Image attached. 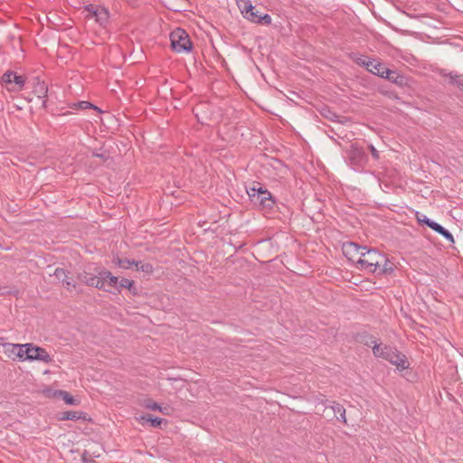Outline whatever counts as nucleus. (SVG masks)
<instances>
[{"mask_svg":"<svg viewBox=\"0 0 463 463\" xmlns=\"http://www.w3.org/2000/svg\"><path fill=\"white\" fill-rule=\"evenodd\" d=\"M59 420H83V421H91V418L89 415L81 411H66L58 416Z\"/></svg>","mask_w":463,"mask_h":463,"instance_id":"nucleus-14","label":"nucleus"},{"mask_svg":"<svg viewBox=\"0 0 463 463\" xmlns=\"http://www.w3.org/2000/svg\"><path fill=\"white\" fill-rule=\"evenodd\" d=\"M253 202L255 203H259L264 208H271L274 204L270 193L266 189H263V191L260 192L259 198H256Z\"/></svg>","mask_w":463,"mask_h":463,"instance_id":"nucleus-16","label":"nucleus"},{"mask_svg":"<svg viewBox=\"0 0 463 463\" xmlns=\"http://www.w3.org/2000/svg\"><path fill=\"white\" fill-rule=\"evenodd\" d=\"M137 420L141 424L148 422L152 427H160L162 423H166L165 420L162 418L152 417L150 414H142L137 418Z\"/></svg>","mask_w":463,"mask_h":463,"instance_id":"nucleus-17","label":"nucleus"},{"mask_svg":"<svg viewBox=\"0 0 463 463\" xmlns=\"http://www.w3.org/2000/svg\"><path fill=\"white\" fill-rule=\"evenodd\" d=\"M113 288L118 292H120L123 288H125L133 295H137V293L135 281L128 278H121L120 279H118V287H114Z\"/></svg>","mask_w":463,"mask_h":463,"instance_id":"nucleus-15","label":"nucleus"},{"mask_svg":"<svg viewBox=\"0 0 463 463\" xmlns=\"http://www.w3.org/2000/svg\"><path fill=\"white\" fill-rule=\"evenodd\" d=\"M417 220L420 222H423L425 223L426 225H428L430 229H432L433 231H435L436 232H438L439 234H440L441 236H443L445 239H447L449 241L454 243L455 242V240H454V237L453 235L449 232L447 231L446 229H444L441 225H439V223L430 220L429 218H427L425 215H417Z\"/></svg>","mask_w":463,"mask_h":463,"instance_id":"nucleus-13","label":"nucleus"},{"mask_svg":"<svg viewBox=\"0 0 463 463\" xmlns=\"http://www.w3.org/2000/svg\"><path fill=\"white\" fill-rule=\"evenodd\" d=\"M4 354L13 360L25 362V344L5 343L2 345Z\"/></svg>","mask_w":463,"mask_h":463,"instance_id":"nucleus-10","label":"nucleus"},{"mask_svg":"<svg viewBox=\"0 0 463 463\" xmlns=\"http://www.w3.org/2000/svg\"><path fill=\"white\" fill-rule=\"evenodd\" d=\"M64 282L66 283V287L68 289H70L71 288H75L74 284H72L70 280H65Z\"/></svg>","mask_w":463,"mask_h":463,"instance_id":"nucleus-27","label":"nucleus"},{"mask_svg":"<svg viewBox=\"0 0 463 463\" xmlns=\"http://www.w3.org/2000/svg\"><path fill=\"white\" fill-rule=\"evenodd\" d=\"M112 262L119 269H135L136 271L142 272L145 275H151L154 272V267L152 263L147 261L129 260L118 254L113 256Z\"/></svg>","mask_w":463,"mask_h":463,"instance_id":"nucleus-5","label":"nucleus"},{"mask_svg":"<svg viewBox=\"0 0 463 463\" xmlns=\"http://www.w3.org/2000/svg\"><path fill=\"white\" fill-rule=\"evenodd\" d=\"M157 411H159V412H161V413H163L165 415H170L171 414V409H170V407H167V406L166 407H163V406L160 405V409H158Z\"/></svg>","mask_w":463,"mask_h":463,"instance_id":"nucleus-25","label":"nucleus"},{"mask_svg":"<svg viewBox=\"0 0 463 463\" xmlns=\"http://www.w3.org/2000/svg\"><path fill=\"white\" fill-rule=\"evenodd\" d=\"M141 405L143 408L150 411H158L160 409V404L149 398L143 400Z\"/></svg>","mask_w":463,"mask_h":463,"instance_id":"nucleus-22","label":"nucleus"},{"mask_svg":"<svg viewBox=\"0 0 463 463\" xmlns=\"http://www.w3.org/2000/svg\"><path fill=\"white\" fill-rule=\"evenodd\" d=\"M263 191V188L260 186V184H253L252 186L249 187L247 189V194L250 196V198L254 201L256 198H259V195L260 194V192Z\"/></svg>","mask_w":463,"mask_h":463,"instance_id":"nucleus-20","label":"nucleus"},{"mask_svg":"<svg viewBox=\"0 0 463 463\" xmlns=\"http://www.w3.org/2000/svg\"><path fill=\"white\" fill-rule=\"evenodd\" d=\"M171 46L176 52H188L192 50L193 43L188 33L181 29L176 28L170 33Z\"/></svg>","mask_w":463,"mask_h":463,"instance_id":"nucleus-6","label":"nucleus"},{"mask_svg":"<svg viewBox=\"0 0 463 463\" xmlns=\"http://www.w3.org/2000/svg\"><path fill=\"white\" fill-rule=\"evenodd\" d=\"M34 92L38 98H44L47 94V87L44 82H37L34 88Z\"/></svg>","mask_w":463,"mask_h":463,"instance_id":"nucleus-24","label":"nucleus"},{"mask_svg":"<svg viewBox=\"0 0 463 463\" xmlns=\"http://www.w3.org/2000/svg\"><path fill=\"white\" fill-rule=\"evenodd\" d=\"M62 390L53 389L50 386L44 387L42 391L43 395L48 399H61Z\"/></svg>","mask_w":463,"mask_h":463,"instance_id":"nucleus-18","label":"nucleus"},{"mask_svg":"<svg viewBox=\"0 0 463 463\" xmlns=\"http://www.w3.org/2000/svg\"><path fill=\"white\" fill-rule=\"evenodd\" d=\"M26 78L24 75L17 74L14 71H6L2 77L3 85L8 91H21L25 84Z\"/></svg>","mask_w":463,"mask_h":463,"instance_id":"nucleus-8","label":"nucleus"},{"mask_svg":"<svg viewBox=\"0 0 463 463\" xmlns=\"http://www.w3.org/2000/svg\"><path fill=\"white\" fill-rule=\"evenodd\" d=\"M64 273H65V272H64V270H63V269H57L55 270V275H56V276H58V277H60L61 275H64Z\"/></svg>","mask_w":463,"mask_h":463,"instance_id":"nucleus-28","label":"nucleus"},{"mask_svg":"<svg viewBox=\"0 0 463 463\" xmlns=\"http://www.w3.org/2000/svg\"><path fill=\"white\" fill-rule=\"evenodd\" d=\"M385 79L390 80L391 81L402 85L405 83V79L403 76L398 74L397 72L390 70V75H387Z\"/></svg>","mask_w":463,"mask_h":463,"instance_id":"nucleus-23","label":"nucleus"},{"mask_svg":"<svg viewBox=\"0 0 463 463\" xmlns=\"http://www.w3.org/2000/svg\"><path fill=\"white\" fill-rule=\"evenodd\" d=\"M357 269L371 273L391 274L395 265L383 253L365 247Z\"/></svg>","mask_w":463,"mask_h":463,"instance_id":"nucleus-1","label":"nucleus"},{"mask_svg":"<svg viewBox=\"0 0 463 463\" xmlns=\"http://www.w3.org/2000/svg\"><path fill=\"white\" fill-rule=\"evenodd\" d=\"M370 150L372 152V155L373 157L377 158L378 157V152L377 150L375 149V147L373 146H370Z\"/></svg>","mask_w":463,"mask_h":463,"instance_id":"nucleus-26","label":"nucleus"},{"mask_svg":"<svg viewBox=\"0 0 463 463\" xmlns=\"http://www.w3.org/2000/svg\"><path fill=\"white\" fill-rule=\"evenodd\" d=\"M364 248L365 247H361L354 242H346L343 244V253L357 267Z\"/></svg>","mask_w":463,"mask_h":463,"instance_id":"nucleus-11","label":"nucleus"},{"mask_svg":"<svg viewBox=\"0 0 463 463\" xmlns=\"http://www.w3.org/2000/svg\"><path fill=\"white\" fill-rule=\"evenodd\" d=\"M358 63L362 64L363 66L366 67V69L382 78H386L387 75H390V70L387 69L383 63L376 60H371V59H359Z\"/></svg>","mask_w":463,"mask_h":463,"instance_id":"nucleus-12","label":"nucleus"},{"mask_svg":"<svg viewBox=\"0 0 463 463\" xmlns=\"http://www.w3.org/2000/svg\"><path fill=\"white\" fill-rule=\"evenodd\" d=\"M83 13H85V17L89 19H95L97 23L100 25H105L109 18V14L108 9L102 6L90 5L84 7Z\"/></svg>","mask_w":463,"mask_h":463,"instance_id":"nucleus-9","label":"nucleus"},{"mask_svg":"<svg viewBox=\"0 0 463 463\" xmlns=\"http://www.w3.org/2000/svg\"><path fill=\"white\" fill-rule=\"evenodd\" d=\"M366 345L373 348L374 356L389 361L398 371L402 372L410 367V362L405 354L397 349L382 344H376L374 340L366 343Z\"/></svg>","mask_w":463,"mask_h":463,"instance_id":"nucleus-2","label":"nucleus"},{"mask_svg":"<svg viewBox=\"0 0 463 463\" xmlns=\"http://www.w3.org/2000/svg\"><path fill=\"white\" fill-rule=\"evenodd\" d=\"M25 362H40L45 364H51L52 362V357L49 354V352L38 346L33 343L25 344Z\"/></svg>","mask_w":463,"mask_h":463,"instance_id":"nucleus-7","label":"nucleus"},{"mask_svg":"<svg viewBox=\"0 0 463 463\" xmlns=\"http://www.w3.org/2000/svg\"><path fill=\"white\" fill-rule=\"evenodd\" d=\"M82 279L87 285L108 292L118 287V278L107 269L99 271L97 275L86 274Z\"/></svg>","mask_w":463,"mask_h":463,"instance_id":"nucleus-4","label":"nucleus"},{"mask_svg":"<svg viewBox=\"0 0 463 463\" xmlns=\"http://www.w3.org/2000/svg\"><path fill=\"white\" fill-rule=\"evenodd\" d=\"M241 16L253 24L269 25L272 23L270 15L261 13L251 0H235Z\"/></svg>","mask_w":463,"mask_h":463,"instance_id":"nucleus-3","label":"nucleus"},{"mask_svg":"<svg viewBox=\"0 0 463 463\" xmlns=\"http://www.w3.org/2000/svg\"><path fill=\"white\" fill-rule=\"evenodd\" d=\"M345 410H343V415H342V417H343V419H344V422H346V420H345Z\"/></svg>","mask_w":463,"mask_h":463,"instance_id":"nucleus-29","label":"nucleus"},{"mask_svg":"<svg viewBox=\"0 0 463 463\" xmlns=\"http://www.w3.org/2000/svg\"><path fill=\"white\" fill-rule=\"evenodd\" d=\"M61 399L67 404V405H79L80 403V401L74 396H72L70 392L67 391H63L61 395Z\"/></svg>","mask_w":463,"mask_h":463,"instance_id":"nucleus-19","label":"nucleus"},{"mask_svg":"<svg viewBox=\"0 0 463 463\" xmlns=\"http://www.w3.org/2000/svg\"><path fill=\"white\" fill-rule=\"evenodd\" d=\"M73 109H93L94 110H96L98 113H102L101 109H99L98 107H96L95 105L90 103L89 101H80L79 103H75L73 104V106L71 107Z\"/></svg>","mask_w":463,"mask_h":463,"instance_id":"nucleus-21","label":"nucleus"}]
</instances>
